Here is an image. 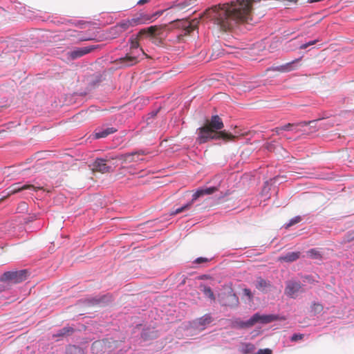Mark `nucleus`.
I'll use <instances>...</instances> for the list:
<instances>
[{
	"label": "nucleus",
	"instance_id": "obj_1",
	"mask_svg": "<svg viewBox=\"0 0 354 354\" xmlns=\"http://www.w3.org/2000/svg\"><path fill=\"white\" fill-rule=\"evenodd\" d=\"M166 25L151 26L147 28L141 29L136 37L130 39L131 51L124 57L120 58V63L124 66H131L138 62L140 54L145 55L142 48H139V40L144 36L149 37L153 43H156L157 37L160 36L165 30Z\"/></svg>",
	"mask_w": 354,
	"mask_h": 354
},
{
	"label": "nucleus",
	"instance_id": "obj_2",
	"mask_svg": "<svg viewBox=\"0 0 354 354\" xmlns=\"http://www.w3.org/2000/svg\"><path fill=\"white\" fill-rule=\"evenodd\" d=\"M196 133V140L201 144L207 142L210 140L223 139L224 140H233L238 137L237 136H234L232 133H227L225 131H213L206 124L202 127L198 128L197 129Z\"/></svg>",
	"mask_w": 354,
	"mask_h": 354
},
{
	"label": "nucleus",
	"instance_id": "obj_3",
	"mask_svg": "<svg viewBox=\"0 0 354 354\" xmlns=\"http://www.w3.org/2000/svg\"><path fill=\"white\" fill-rule=\"evenodd\" d=\"M218 190L216 187H211L205 189H199L196 191V192L192 195V201L181 207L176 209L174 211L171 212V215H176L180 214L184 211L188 210L191 208L194 201H196L198 198L203 196L205 195H209Z\"/></svg>",
	"mask_w": 354,
	"mask_h": 354
},
{
	"label": "nucleus",
	"instance_id": "obj_4",
	"mask_svg": "<svg viewBox=\"0 0 354 354\" xmlns=\"http://www.w3.org/2000/svg\"><path fill=\"white\" fill-rule=\"evenodd\" d=\"M28 276L26 270L6 272L1 277V281L12 283H18L25 281Z\"/></svg>",
	"mask_w": 354,
	"mask_h": 354
},
{
	"label": "nucleus",
	"instance_id": "obj_5",
	"mask_svg": "<svg viewBox=\"0 0 354 354\" xmlns=\"http://www.w3.org/2000/svg\"><path fill=\"white\" fill-rule=\"evenodd\" d=\"M170 24H174L177 28H182L185 30V35H187L198 28L199 20L194 19L191 21H187L183 19H176L171 21Z\"/></svg>",
	"mask_w": 354,
	"mask_h": 354
},
{
	"label": "nucleus",
	"instance_id": "obj_6",
	"mask_svg": "<svg viewBox=\"0 0 354 354\" xmlns=\"http://www.w3.org/2000/svg\"><path fill=\"white\" fill-rule=\"evenodd\" d=\"M302 292V285L299 281L291 280L286 282L284 293L288 297L295 299Z\"/></svg>",
	"mask_w": 354,
	"mask_h": 354
},
{
	"label": "nucleus",
	"instance_id": "obj_7",
	"mask_svg": "<svg viewBox=\"0 0 354 354\" xmlns=\"http://www.w3.org/2000/svg\"><path fill=\"white\" fill-rule=\"evenodd\" d=\"M301 59L302 57L281 66L273 67L272 70L279 71L280 73H289L290 71H295L301 66V64H300V62L301 61Z\"/></svg>",
	"mask_w": 354,
	"mask_h": 354
},
{
	"label": "nucleus",
	"instance_id": "obj_8",
	"mask_svg": "<svg viewBox=\"0 0 354 354\" xmlns=\"http://www.w3.org/2000/svg\"><path fill=\"white\" fill-rule=\"evenodd\" d=\"M277 319V317L274 315H260L255 313L249 320L248 325H254L257 322L262 324H268Z\"/></svg>",
	"mask_w": 354,
	"mask_h": 354
},
{
	"label": "nucleus",
	"instance_id": "obj_9",
	"mask_svg": "<svg viewBox=\"0 0 354 354\" xmlns=\"http://www.w3.org/2000/svg\"><path fill=\"white\" fill-rule=\"evenodd\" d=\"M26 189H31L35 192H37L38 190L43 189V187H35V185H31V184H25L24 185H21L20 183H17L12 185L8 188V194L9 195L14 194H16V193H18V192H20L21 191L26 190Z\"/></svg>",
	"mask_w": 354,
	"mask_h": 354
},
{
	"label": "nucleus",
	"instance_id": "obj_10",
	"mask_svg": "<svg viewBox=\"0 0 354 354\" xmlns=\"http://www.w3.org/2000/svg\"><path fill=\"white\" fill-rule=\"evenodd\" d=\"M95 48L93 46H85L82 48H77L67 53L68 57L72 60L80 58L86 54L90 53Z\"/></svg>",
	"mask_w": 354,
	"mask_h": 354
},
{
	"label": "nucleus",
	"instance_id": "obj_11",
	"mask_svg": "<svg viewBox=\"0 0 354 354\" xmlns=\"http://www.w3.org/2000/svg\"><path fill=\"white\" fill-rule=\"evenodd\" d=\"M196 0H183L180 3L174 5L170 8L169 12L171 14L176 13L179 11L186 12L189 10L194 4Z\"/></svg>",
	"mask_w": 354,
	"mask_h": 354
},
{
	"label": "nucleus",
	"instance_id": "obj_12",
	"mask_svg": "<svg viewBox=\"0 0 354 354\" xmlns=\"http://www.w3.org/2000/svg\"><path fill=\"white\" fill-rule=\"evenodd\" d=\"M106 161L104 158H98L90 165V167L93 171L108 172L110 167L107 165Z\"/></svg>",
	"mask_w": 354,
	"mask_h": 354
},
{
	"label": "nucleus",
	"instance_id": "obj_13",
	"mask_svg": "<svg viewBox=\"0 0 354 354\" xmlns=\"http://www.w3.org/2000/svg\"><path fill=\"white\" fill-rule=\"evenodd\" d=\"M159 14L156 13L153 16H149L147 15L140 14L139 16L133 17L132 19H127L130 23L131 27L136 26L140 24H144L149 21H151L153 17H156Z\"/></svg>",
	"mask_w": 354,
	"mask_h": 354
},
{
	"label": "nucleus",
	"instance_id": "obj_14",
	"mask_svg": "<svg viewBox=\"0 0 354 354\" xmlns=\"http://www.w3.org/2000/svg\"><path fill=\"white\" fill-rule=\"evenodd\" d=\"M317 120H312V121H301L297 123H288L286 124L283 126V130L287 131H295V133L299 132V129H297L298 127H304L307 125H309L310 124L315 123Z\"/></svg>",
	"mask_w": 354,
	"mask_h": 354
},
{
	"label": "nucleus",
	"instance_id": "obj_15",
	"mask_svg": "<svg viewBox=\"0 0 354 354\" xmlns=\"http://www.w3.org/2000/svg\"><path fill=\"white\" fill-rule=\"evenodd\" d=\"M117 129L113 127H106V128H101V129H96L93 133L92 134V136L95 139H100L106 138L110 134H112L115 132H116Z\"/></svg>",
	"mask_w": 354,
	"mask_h": 354
},
{
	"label": "nucleus",
	"instance_id": "obj_16",
	"mask_svg": "<svg viewBox=\"0 0 354 354\" xmlns=\"http://www.w3.org/2000/svg\"><path fill=\"white\" fill-rule=\"evenodd\" d=\"M107 350V342L104 340L95 341L92 344L91 351L93 354H104Z\"/></svg>",
	"mask_w": 354,
	"mask_h": 354
},
{
	"label": "nucleus",
	"instance_id": "obj_17",
	"mask_svg": "<svg viewBox=\"0 0 354 354\" xmlns=\"http://www.w3.org/2000/svg\"><path fill=\"white\" fill-rule=\"evenodd\" d=\"M205 124L215 131L223 128V121L218 115H213L209 121L206 122Z\"/></svg>",
	"mask_w": 354,
	"mask_h": 354
},
{
	"label": "nucleus",
	"instance_id": "obj_18",
	"mask_svg": "<svg viewBox=\"0 0 354 354\" xmlns=\"http://www.w3.org/2000/svg\"><path fill=\"white\" fill-rule=\"evenodd\" d=\"M266 149L268 153L281 154L286 152L282 145L277 141H272L266 143Z\"/></svg>",
	"mask_w": 354,
	"mask_h": 354
},
{
	"label": "nucleus",
	"instance_id": "obj_19",
	"mask_svg": "<svg viewBox=\"0 0 354 354\" xmlns=\"http://www.w3.org/2000/svg\"><path fill=\"white\" fill-rule=\"evenodd\" d=\"M301 257L300 252H290L287 254L278 257L277 261L279 262L292 263L296 261Z\"/></svg>",
	"mask_w": 354,
	"mask_h": 354
},
{
	"label": "nucleus",
	"instance_id": "obj_20",
	"mask_svg": "<svg viewBox=\"0 0 354 354\" xmlns=\"http://www.w3.org/2000/svg\"><path fill=\"white\" fill-rule=\"evenodd\" d=\"M212 322V317L209 314H205L203 317L197 319L194 322V324L196 327H201L203 329L205 326L209 324Z\"/></svg>",
	"mask_w": 354,
	"mask_h": 354
},
{
	"label": "nucleus",
	"instance_id": "obj_21",
	"mask_svg": "<svg viewBox=\"0 0 354 354\" xmlns=\"http://www.w3.org/2000/svg\"><path fill=\"white\" fill-rule=\"evenodd\" d=\"M255 286L260 291L266 292L271 287V283L270 281L258 277Z\"/></svg>",
	"mask_w": 354,
	"mask_h": 354
},
{
	"label": "nucleus",
	"instance_id": "obj_22",
	"mask_svg": "<svg viewBox=\"0 0 354 354\" xmlns=\"http://www.w3.org/2000/svg\"><path fill=\"white\" fill-rule=\"evenodd\" d=\"M66 354H85V352L82 348L71 345L67 348Z\"/></svg>",
	"mask_w": 354,
	"mask_h": 354
},
{
	"label": "nucleus",
	"instance_id": "obj_23",
	"mask_svg": "<svg viewBox=\"0 0 354 354\" xmlns=\"http://www.w3.org/2000/svg\"><path fill=\"white\" fill-rule=\"evenodd\" d=\"M117 24L118 25L119 28L120 30H121L122 33L129 30L130 28H131L128 19H124L120 22L118 23Z\"/></svg>",
	"mask_w": 354,
	"mask_h": 354
},
{
	"label": "nucleus",
	"instance_id": "obj_24",
	"mask_svg": "<svg viewBox=\"0 0 354 354\" xmlns=\"http://www.w3.org/2000/svg\"><path fill=\"white\" fill-rule=\"evenodd\" d=\"M307 255L308 257L313 259H322V254L317 249H310L307 252Z\"/></svg>",
	"mask_w": 354,
	"mask_h": 354
},
{
	"label": "nucleus",
	"instance_id": "obj_25",
	"mask_svg": "<svg viewBox=\"0 0 354 354\" xmlns=\"http://www.w3.org/2000/svg\"><path fill=\"white\" fill-rule=\"evenodd\" d=\"M73 328L71 327H64L62 328L59 333H57L55 336L56 337H63L64 335H68L70 334H72L73 332Z\"/></svg>",
	"mask_w": 354,
	"mask_h": 354
},
{
	"label": "nucleus",
	"instance_id": "obj_26",
	"mask_svg": "<svg viewBox=\"0 0 354 354\" xmlns=\"http://www.w3.org/2000/svg\"><path fill=\"white\" fill-rule=\"evenodd\" d=\"M109 32H110V35L114 38L117 37L118 36L120 35L122 33L121 30H120L118 24L111 27L110 28Z\"/></svg>",
	"mask_w": 354,
	"mask_h": 354
},
{
	"label": "nucleus",
	"instance_id": "obj_27",
	"mask_svg": "<svg viewBox=\"0 0 354 354\" xmlns=\"http://www.w3.org/2000/svg\"><path fill=\"white\" fill-rule=\"evenodd\" d=\"M301 221V216H297L294 217L293 218H292L289 221V223L286 224V227L288 228V227H291L292 225L299 223Z\"/></svg>",
	"mask_w": 354,
	"mask_h": 354
},
{
	"label": "nucleus",
	"instance_id": "obj_28",
	"mask_svg": "<svg viewBox=\"0 0 354 354\" xmlns=\"http://www.w3.org/2000/svg\"><path fill=\"white\" fill-rule=\"evenodd\" d=\"M204 294L212 300L215 299L214 295L209 287H205L203 290Z\"/></svg>",
	"mask_w": 354,
	"mask_h": 354
},
{
	"label": "nucleus",
	"instance_id": "obj_29",
	"mask_svg": "<svg viewBox=\"0 0 354 354\" xmlns=\"http://www.w3.org/2000/svg\"><path fill=\"white\" fill-rule=\"evenodd\" d=\"M248 320L247 322H242V321L236 322V326L241 328H250L253 326V325H248Z\"/></svg>",
	"mask_w": 354,
	"mask_h": 354
},
{
	"label": "nucleus",
	"instance_id": "obj_30",
	"mask_svg": "<svg viewBox=\"0 0 354 354\" xmlns=\"http://www.w3.org/2000/svg\"><path fill=\"white\" fill-rule=\"evenodd\" d=\"M317 41H319L318 39H315V40H313V41H310L308 43H306V44H304L300 46L299 48L300 49H306L307 48L308 46H312V45H314L315 44Z\"/></svg>",
	"mask_w": 354,
	"mask_h": 354
},
{
	"label": "nucleus",
	"instance_id": "obj_31",
	"mask_svg": "<svg viewBox=\"0 0 354 354\" xmlns=\"http://www.w3.org/2000/svg\"><path fill=\"white\" fill-rule=\"evenodd\" d=\"M304 335L302 334H294L291 337V341L296 342L297 340L302 339Z\"/></svg>",
	"mask_w": 354,
	"mask_h": 354
},
{
	"label": "nucleus",
	"instance_id": "obj_32",
	"mask_svg": "<svg viewBox=\"0 0 354 354\" xmlns=\"http://www.w3.org/2000/svg\"><path fill=\"white\" fill-rule=\"evenodd\" d=\"M282 131H284L283 126L276 127L272 130V131L276 133L277 135H279Z\"/></svg>",
	"mask_w": 354,
	"mask_h": 354
},
{
	"label": "nucleus",
	"instance_id": "obj_33",
	"mask_svg": "<svg viewBox=\"0 0 354 354\" xmlns=\"http://www.w3.org/2000/svg\"><path fill=\"white\" fill-rule=\"evenodd\" d=\"M207 261H208V259L207 258L198 257L194 261V263H206Z\"/></svg>",
	"mask_w": 354,
	"mask_h": 354
},
{
	"label": "nucleus",
	"instance_id": "obj_34",
	"mask_svg": "<svg viewBox=\"0 0 354 354\" xmlns=\"http://www.w3.org/2000/svg\"><path fill=\"white\" fill-rule=\"evenodd\" d=\"M258 354H272V351L269 348L259 349Z\"/></svg>",
	"mask_w": 354,
	"mask_h": 354
},
{
	"label": "nucleus",
	"instance_id": "obj_35",
	"mask_svg": "<svg viewBox=\"0 0 354 354\" xmlns=\"http://www.w3.org/2000/svg\"><path fill=\"white\" fill-rule=\"evenodd\" d=\"M243 292H244L245 295L248 296L250 299L252 298V294L250 289L245 288L243 290Z\"/></svg>",
	"mask_w": 354,
	"mask_h": 354
},
{
	"label": "nucleus",
	"instance_id": "obj_36",
	"mask_svg": "<svg viewBox=\"0 0 354 354\" xmlns=\"http://www.w3.org/2000/svg\"><path fill=\"white\" fill-rule=\"evenodd\" d=\"M313 306H314V309L316 311H322L323 309L322 306L319 304H314Z\"/></svg>",
	"mask_w": 354,
	"mask_h": 354
},
{
	"label": "nucleus",
	"instance_id": "obj_37",
	"mask_svg": "<svg viewBox=\"0 0 354 354\" xmlns=\"http://www.w3.org/2000/svg\"><path fill=\"white\" fill-rule=\"evenodd\" d=\"M149 1H150V0H139V1H138V5H143V4H145V3H147L149 2Z\"/></svg>",
	"mask_w": 354,
	"mask_h": 354
},
{
	"label": "nucleus",
	"instance_id": "obj_38",
	"mask_svg": "<svg viewBox=\"0 0 354 354\" xmlns=\"http://www.w3.org/2000/svg\"><path fill=\"white\" fill-rule=\"evenodd\" d=\"M129 155L134 156V155H140V154L138 152H133V153H130Z\"/></svg>",
	"mask_w": 354,
	"mask_h": 354
},
{
	"label": "nucleus",
	"instance_id": "obj_39",
	"mask_svg": "<svg viewBox=\"0 0 354 354\" xmlns=\"http://www.w3.org/2000/svg\"><path fill=\"white\" fill-rule=\"evenodd\" d=\"M305 278H306V279L309 282H311V278H310L309 276L306 277Z\"/></svg>",
	"mask_w": 354,
	"mask_h": 354
},
{
	"label": "nucleus",
	"instance_id": "obj_40",
	"mask_svg": "<svg viewBox=\"0 0 354 354\" xmlns=\"http://www.w3.org/2000/svg\"><path fill=\"white\" fill-rule=\"evenodd\" d=\"M231 296L234 297H236L235 295L234 294H231Z\"/></svg>",
	"mask_w": 354,
	"mask_h": 354
}]
</instances>
